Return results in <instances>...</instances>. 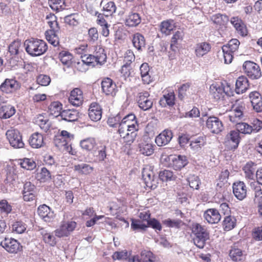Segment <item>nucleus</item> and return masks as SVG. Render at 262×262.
Masks as SVG:
<instances>
[{
  "label": "nucleus",
  "mask_w": 262,
  "mask_h": 262,
  "mask_svg": "<svg viewBox=\"0 0 262 262\" xmlns=\"http://www.w3.org/2000/svg\"><path fill=\"white\" fill-rule=\"evenodd\" d=\"M248 86L247 78L245 76H240L236 81L235 90L237 94H242L246 92Z\"/></svg>",
  "instance_id": "f704fd0d"
},
{
  "label": "nucleus",
  "mask_w": 262,
  "mask_h": 262,
  "mask_svg": "<svg viewBox=\"0 0 262 262\" xmlns=\"http://www.w3.org/2000/svg\"><path fill=\"white\" fill-rule=\"evenodd\" d=\"M169 160L170 166L176 170L181 169L188 163L187 157L184 155H171Z\"/></svg>",
  "instance_id": "f3484780"
},
{
  "label": "nucleus",
  "mask_w": 262,
  "mask_h": 262,
  "mask_svg": "<svg viewBox=\"0 0 262 262\" xmlns=\"http://www.w3.org/2000/svg\"><path fill=\"white\" fill-rule=\"evenodd\" d=\"M36 123L38 125L40 128L45 132H47L50 127L51 123L49 120L45 119L42 115H39L35 119Z\"/></svg>",
  "instance_id": "49530a36"
},
{
  "label": "nucleus",
  "mask_w": 262,
  "mask_h": 262,
  "mask_svg": "<svg viewBox=\"0 0 262 262\" xmlns=\"http://www.w3.org/2000/svg\"><path fill=\"white\" fill-rule=\"evenodd\" d=\"M257 170V164L252 161L247 162L243 167L245 177L249 180H255Z\"/></svg>",
  "instance_id": "412c9836"
},
{
  "label": "nucleus",
  "mask_w": 262,
  "mask_h": 262,
  "mask_svg": "<svg viewBox=\"0 0 262 262\" xmlns=\"http://www.w3.org/2000/svg\"><path fill=\"white\" fill-rule=\"evenodd\" d=\"M50 8L56 12L62 11L65 9V0H48Z\"/></svg>",
  "instance_id": "a18cd8bd"
},
{
  "label": "nucleus",
  "mask_w": 262,
  "mask_h": 262,
  "mask_svg": "<svg viewBox=\"0 0 262 262\" xmlns=\"http://www.w3.org/2000/svg\"><path fill=\"white\" fill-rule=\"evenodd\" d=\"M0 245L7 251L11 253H16L21 249L19 243L11 237H5L0 242Z\"/></svg>",
  "instance_id": "2eb2a0df"
},
{
  "label": "nucleus",
  "mask_w": 262,
  "mask_h": 262,
  "mask_svg": "<svg viewBox=\"0 0 262 262\" xmlns=\"http://www.w3.org/2000/svg\"><path fill=\"white\" fill-rule=\"evenodd\" d=\"M103 10L105 16H110L116 12V6L113 2H110L103 6Z\"/></svg>",
  "instance_id": "680f3d73"
},
{
  "label": "nucleus",
  "mask_w": 262,
  "mask_h": 262,
  "mask_svg": "<svg viewBox=\"0 0 262 262\" xmlns=\"http://www.w3.org/2000/svg\"><path fill=\"white\" fill-rule=\"evenodd\" d=\"M231 89L230 86L227 83V86H223V84L221 85L218 84H212L210 86V91L212 96L214 99L218 100L223 97L224 94H226L228 96H230Z\"/></svg>",
  "instance_id": "a211bd4d"
},
{
  "label": "nucleus",
  "mask_w": 262,
  "mask_h": 262,
  "mask_svg": "<svg viewBox=\"0 0 262 262\" xmlns=\"http://www.w3.org/2000/svg\"><path fill=\"white\" fill-rule=\"evenodd\" d=\"M61 119L68 122H73L77 120L78 113L75 110H67L61 112Z\"/></svg>",
  "instance_id": "4c0bfd02"
},
{
  "label": "nucleus",
  "mask_w": 262,
  "mask_h": 262,
  "mask_svg": "<svg viewBox=\"0 0 262 262\" xmlns=\"http://www.w3.org/2000/svg\"><path fill=\"white\" fill-rule=\"evenodd\" d=\"M6 135L10 145L15 148H23L24 143L22 141L21 136L17 129H9L7 131Z\"/></svg>",
  "instance_id": "f8f14e48"
},
{
  "label": "nucleus",
  "mask_w": 262,
  "mask_h": 262,
  "mask_svg": "<svg viewBox=\"0 0 262 262\" xmlns=\"http://www.w3.org/2000/svg\"><path fill=\"white\" fill-rule=\"evenodd\" d=\"M172 137V131L168 129H165L156 137L155 142L158 146H163L170 142Z\"/></svg>",
  "instance_id": "6ab92c4d"
},
{
  "label": "nucleus",
  "mask_w": 262,
  "mask_h": 262,
  "mask_svg": "<svg viewBox=\"0 0 262 262\" xmlns=\"http://www.w3.org/2000/svg\"><path fill=\"white\" fill-rule=\"evenodd\" d=\"M18 164L23 168L28 170L34 169L36 166V164L33 159L26 158L19 159Z\"/></svg>",
  "instance_id": "37998d69"
},
{
  "label": "nucleus",
  "mask_w": 262,
  "mask_h": 262,
  "mask_svg": "<svg viewBox=\"0 0 262 262\" xmlns=\"http://www.w3.org/2000/svg\"><path fill=\"white\" fill-rule=\"evenodd\" d=\"M96 150H98V155H96L97 159L99 161H103L106 157V146L104 144L97 146Z\"/></svg>",
  "instance_id": "0e129e2a"
},
{
  "label": "nucleus",
  "mask_w": 262,
  "mask_h": 262,
  "mask_svg": "<svg viewBox=\"0 0 262 262\" xmlns=\"http://www.w3.org/2000/svg\"><path fill=\"white\" fill-rule=\"evenodd\" d=\"M236 224V219L231 215L225 217L223 221V227L225 230L229 231L234 228Z\"/></svg>",
  "instance_id": "864d4df0"
},
{
  "label": "nucleus",
  "mask_w": 262,
  "mask_h": 262,
  "mask_svg": "<svg viewBox=\"0 0 262 262\" xmlns=\"http://www.w3.org/2000/svg\"><path fill=\"white\" fill-rule=\"evenodd\" d=\"M141 18L140 14L136 12H130L126 16L125 19V24L126 26L134 27L137 26L140 24Z\"/></svg>",
  "instance_id": "2f4dec72"
},
{
  "label": "nucleus",
  "mask_w": 262,
  "mask_h": 262,
  "mask_svg": "<svg viewBox=\"0 0 262 262\" xmlns=\"http://www.w3.org/2000/svg\"><path fill=\"white\" fill-rule=\"evenodd\" d=\"M20 88L19 83L15 79L6 78L0 85V91L4 94H11Z\"/></svg>",
  "instance_id": "9b49d317"
},
{
  "label": "nucleus",
  "mask_w": 262,
  "mask_h": 262,
  "mask_svg": "<svg viewBox=\"0 0 262 262\" xmlns=\"http://www.w3.org/2000/svg\"><path fill=\"white\" fill-rule=\"evenodd\" d=\"M106 59V55L103 48L97 46L95 47L93 54H89L88 57H82V63L89 66L94 67L96 64H102Z\"/></svg>",
  "instance_id": "39448f33"
},
{
  "label": "nucleus",
  "mask_w": 262,
  "mask_h": 262,
  "mask_svg": "<svg viewBox=\"0 0 262 262\" xmlns=\"http://www.w3.org/2000/svg\"><path fill=\"white\" fill-rule=\"evenodd\" d=\"M62 104L58 101L52 102L48 107V112L50 115L53 117L61 116Z\"/></svg>",
  "instance_id": "a19ab883"
},
{
  "label": "nucleus",
  "mask_w": 262,
  "mask_h": 262,
  "mask_svg": "<svg viewBox=\"0 0 262 262\" xmlns=\"http://www.w3.org/2000/svg\"><path fill=\"white\" fill-rule=\"evenodd\" d=\"M149 96V93L147 91L141 92L138 94L137 101L139 107L141 110L147 111L151 108L153 101Z\"/></svg>",
  "instance_id": "4468645a"
},
{
  "label": "nucleus",
  "mask_w": 262,
  "mask_h": 262,
  "mask_svg": "<svg viewBox=\"0 0 262 262\" xmlns=\"http://www.w3.org/2000/svg\"><path fill=\"white\" fill-rule=\"evenodd\" d=\"M26 52L31 56H39L43 54L48 50L47 43L42 39L31 38L24 42Z\"/></svg>",
  "instance_id": "7ed1b4c3"
},
{
  "label": "nucleus",
  "mask_w": 262,
  "mask_h": 262,
  "mask_svg": "<svg viewBox=\"0 0 262 262\" xmlns=\"http://www.w3.org/2000/svg\"><path fill=\"white\" fill-rule=\"evenodd\" d=\"M230 22L241 36H245L247 35L246 26L241 19L237 17H233L231 18Z\"/></svg>",
  "instance_id": "7c9ffc66"
},
{
  "label": "nucleus",
  "mask_w": 262,
  "mask_h": 262,
  "mask_svg": "<svg viewBox=\"0 0 262 262\" xmlns=\"http://www.w3.org/2000/svg\"><path fill=\"white\" fill-rule=\"evenodd\" d=\"M58 57L63 65L69 67L72 63V55L68 51H63L60 52Z\"/></svg>",
  "instance_id": "8fccbe9b"
},
{
  "label": "nucleus",
  "mask_w": 262,
  "mask_h": 262,
  "mask_svg": "<svg viewBox=\"0 0 262 262\" xmlns=\"http://www.w3.org/2000/svg\"><path fill=\"white\" fill-rule=\"evenodd\" d=\"M184 36L183 32L181 31H177L173 35L171 38L170 48L173 51H176L178 48L177 45L179 41L182 40Z\"/></svg>",
  "instance_id": "09e8293b"
},
{
  "label": "nucleus",
  "mask_w": 262,
  "mask_h": 262,
  "mask_svg": "<svg viewBox=\"0 0 262 262\" xmlns=\"http://www.w3.org/2000/svg\"><path fill=\"white\" fill-rule=\"evenodd\" d=\"M134 47L139 51H142L145 48V39L143 35L139 33L134 34L132 38Z\"/></svg>",
  "instance_id": "473e14b6"
},
{
  "label": "nucleus",
  "mask_w": 262,
  "mask_h": 262,
  "mask_svg": "<svg viewBox=\"0 0 262 262\" xmlns=\"http://www.w3.org/2000/svg\"><path fill=\"white\" fill-rule=\"evenodd\" d=\"M237 131L244 134H250L252 132L251 126L246 123H238L237 124Z\"/></svg>",
  "instance_id": "bf43d9fd"
},
{
  "label": "nucleus",
  "mask_w": 262,
  "mask_h": 262,
  "mask_svg": "<svg viewBox=\"0 0 262 262\" xmlns=\"http://www.w3.org/2000/svg\"><path fill=\"white\" fill-rule=\"evenodd\" d=\"M233 192L235 196L239 200H244L247 195V187L242 181L234 182L233 184Z\"/></svg>",
  "instance_id": "aec40b11"
},
{
  "label": "nucleus",
  "mask_w": 262,
  "mask_h": 262,
  "mask_svg": "<svg viewBox=\"0 0 262 262\" xmlns=\"http://www.w3.org/2000/svg\"><path fill=\"white\" fill-rule=\"evenodd\" d=\"M21 45L20 41L14 40L9 46V52L11 55H16L18 54Z\"/></svg>",
  "instance_id": "052dcab7"
},
{
  "label": "nucleus",
  "mask_w": 262,
  "mask_h": 262,
  "mask_svg": "<svg viewBox=\"0 0 262 262\" xmlns=\"http://www.w3.org/2000/svg\"><path fill=\"white\" fill-rule=\"evenodd\" d=\"M243 68L247 75L252 79H257L261 76V72L259 66L251 61H245Z\"/></svg>",
  "instance_id": "9d476101"
},
{
  "label": "nucleus",
  "mask_w": 262,
  "mask_h": 262,
  "mask_svg": "<svg viewBox=\"0 0 262 262\" xmlns=\"http://www.w3.org/2000/svg\"><path fill=\"white\" fill-rule=\"evenodd\" d=\"M27 226L22 221H15L12 224V231L17 234H21L26 230Z\"/></svg>",
  "instance_id": "4d7b16f0"
},
{
  "label": "nucleus",
  "mask_w": 262,
  "mask_h": 262,
  "mask_svg": "<svg viewBox=\"0 0 262 262\" xmlns=\"http://www.w3.org/2000/svg\"><path fill=\"white\" fill-rule=\"evenodd\" d=\"M89 116L93 121L100 120L102 117V109L101 106L97 103H92L89 109Z\"/></svg>",
  "instance_id": "bb28decb"
},
{
  "label": "nucleus",
  "mask_w": 262,
  "mask_h": 262,
  "mask_svg": "<svg viewBox=\"0 0 262 262\" xmlns=\"http://www.w3.org/2000/svg\"><path fill=\"white\" fill-rule=\"evenodd\" d=\"M121 121V117L120 115H117L115 117H109L107 123L108 125L112 127H118Z\"/></svg>",
  "instance_id": "774afa93"
},
{
  "label": "nucleus",
  "mask_w": 262,
  "mask_h": 262,
  "mask_svg": "<svg viewBox=\"0 0 262 262\" xmlns=\"http://www.w3.org/2000/svg\"><path fill=\"white\" fill-rule=\"evenodd\" d=\"M245 110L244 103L239 100L236 101L232 105L228 117L231 122L237 124L243 117V111Z\"/></svg>",
  "instance_id": "6e6552de"
},
{
  "label": "nucleus",
  "mask_w": 262,
  "mask_h": 262,
  "mask_svg": "<svg viewBox=\"0 0 262 262\" xmlns=\"http://www.w3.org/2000/svg\"><path fill=\"white\" fill-rule=\"evenodd\" d=\"M200 121L202 122H205L206 127L212 134H219L224 129L223 123L217 117L213 116H208L206 113L202 114Z\"/></svg>",
  "instance_id": "423d86ee"
},
{
  "label": "nucleus",
  "mask_w": 262,
  "mask_h": 262,
  "mask_svg": "<svg viewBox=\"0 0 262 262\" xmlns=\"http://www.w3.org/2000/svg\"><path fill=\"white\" fill-rule=\"evenodd\" d=\"M101 88L103 92L106 95L114 96L116 95V85L111 79L109 78L104 79L101 82Z\"/></svg>",
  "instance_id": "5701e85b"
},
{
  "label": "nucleus",
  "mask_w": 262,
  "mask_h": 262,
  "mask_svg": "<svg viewBox=\"0 0 262 262\" xmlns=\"http://www.w3.org/2000/svg\"><path fill=\"white\" fill-rule=\"evenodd\" d=\"M80 145L82 149L87 151L95 150L97 147L96 141L93 138H88L81 140Z\"/></svg>",
  "instance_id": "79ce46f5"
},
{
  "label": "nucleus",
  "mask_w": 262,
  "mask_h": 262,
  "mask_svg": "<svg viewBox=\"0 0 262 262\" xmlns=\"http://www.w3.org/2000/svg\"><path fill=\"white\" fill-rule=\"evenodd\" d=\"M204 217L209 224L217 223L221 219L219 211L215 208L208 209L204 213Z\"/></svg>",
  "instance_id": "4be33fe9"
},
{
  "label": "nucleus",
  "mask_w": 262,
  "mask_h": 262,
  "mask_svg": "<svg viewBox=\"0 0 262 262\" xmlns=\"http://www.w3.org/2000/svg\"><path fill=\"white\" fill-rule=\"evenodd\" d=\"M240 42L237 39H231L228 43L222 47L224 62L226 64L230 63L235 53L237 51Z\"/></svg>",
  "instance_id": "0eeeda50"
},
{
  "label": "nucleus",
  "mask_w": 262,
  "mask_h": 262,
  "mask_svg": "<svg viewBox=\"0 0 262 262\" xmlns=\"http://www.w3.org/2000/svg\"><path fill=\"white\" fill-rule=\"evenodd\" d=\"M188 182L191 188L195 189H199L200 182L198 176L195 175H190L188 178Z\"/></svg>",
  "instance_id": "338daca9"
},
{
  "label": "nucleus",
  "mask_w": 262,
  "mask_h": 262,
  "mask_svg": "<svg viewBox=\"0 0 262 262\" xmlns=\"http://www.w3.org/2000/svg\"><path fill=\"white\" fill-rule=\"evenodd\" d=\"M98 33L96 28H91L88 31V40L91 43H94L98 39Z\"/></svg>",
  "instance_id": "69168bd1"
},
{
  "label": "nucleus",
  "mask_w": 262,
  "mask_h": 262,
  "mask_svg": "<svg viewBox=\"0 0 262 262\" xmlns=\"http://www.w3.org/2000/svg\"><path fill=\"white\" fill-rule=\"evenodd\" d=\"M16 113V109L14 106L10 104L3 105L0 107V117L6 119L10 118Z\"/></svg>",
  "instance_id": "c9c22d12"
},
{
  "label": "nucleus",
  "mask_w": 262,
  "mask_h": 262,
  "mask_svg": "<svg viewBox=\"0 0 262 262\" xmlns=\"http://www.w3.org/2000/svg\"><path fill=\"white\" fill-rule=\"evenodd\" d=\"M229 256L233 261H240L244 258L242 250L236 247L234 245L230 250Z\"/></svg>",
  "instance_id": "de8ad7c7"
},
{
  "label": "nucleus",
  "mask_w": 262,
  "mask_h": 262,
  "mask_svg": "<svg viewBox=\"0 0 262 262\" xmlns=\"http://www.w3.org/2000/svg\"><path fill=\"white\" fill-rule=\"evenodd\" d=\"M174 28L175 25L172 20L163 21L160 25V31L165 35H169Z\"/></svg>",
  "instance_id": "ea45409f"
},
{
  "label": "nucleus",
  "mask_w": 262,
  "mask_h": 262,
  "mask_svg": "<svg viewBox=\"0 0 262 262\" xmlns=\"http://www.w3.org/2000/svg\"><path fill=\"white\" fill-rule=\"evenodd\" d=\"M138 130H127L125 135L123 136L124 142L127 145H131L135 140Z\"/></svg>",
  "instance_id": "603ef678"
},
{
  "label": "nucleus",
  "mask_w": 262,
  "mask_h": 262,
  "mask_svg": "<svg viewBox=\"0 0 262 262\" xmlns=\"http://www.w3.org/2000/svg\"><path fill=\"white\" fill-rule=\"evenodd\" d=\"M130 253L126 250L121 251H116L112 255L113 260H126L128 262H161L156 256L150 251H142L140 255L134 256L129 258Z\"/></svg>",
  "instance_id": "f257e3e1"
},
{
  "label": "nucleus",
  "mask_w": 262,
  "mask_h": 262,
  "mask_svg": "<svg viewBox=\"0 0 262 262\" xmlns=\"http://www.w3.org/2000/svg\"><path fill=\"white\" fill-rule=\"evenodd\" d=\"M121 125H124L127 130H139V124L136 120L135 115L130 114L121 119Z\"/></svg>",
  "instance_id": "b1692460"
},
{
  "label": "nucleus",
  "mask_w": 262,
  "mask_h": 262,
  "mask_svg": "<svg viewBox=\"0 0 262 262\" xmlns=\"http://www.w3.org/2000/svg\"><path fill=\"white\" fill-rule=\"evenodd\" d=\"M249 98L253 109L257 112H262V98L260 94L256 92H252L249 94Z\"/></svg>",
  "instance_id": "c756f323"
},
{
  "label": "nucleus",
  "mask_w": 262,
  "mask_h": 262,
  "mask_svg": "<svg viewBox=\"0 0 262 262\" xmlns=\"http://www.w3.org/2000/svg\"><path fill=\"white\" fill-rule=\"evenodd\" d=\"M46 19L48 20V24L51 29L46 32L45 35L47 40L54 47L59 45V38L57 33L59 31V27L56 21V17L54 14L50 13L46 16Z\"/></svg>",
  "instance_id": "20e7f679"
},
{
  "label": "nucleus",
  "mask_w": 262,
  "mask_h": 262,
  "mask_svg": "<svg viewBox=\"0 0 262 262\" xmlns=\"http://www.w3.org/2000/svg\"><path fill=\"white\" fill-rule=\"evenodd\" d=\"M83 98L82 91L80 89L75 88L71 92L69 101L73 105L78 106L82 104Z\"/></svg>",
  "instance_id": "393cba45"
},
{
  "label": "nucleus",
  "mask_w": 262,
  "mask_h": 262,
  "mask_svg": "<svg viewBox=\"0 0 262 262\" xmlns=\"http://www.w3.org/2000/svg\"><path fill=\"white\" fill-rule=\"evenodd\" d=\"M40 234L42 235L43 241L45 243L48 244L52 247L56 245L57 241L55 237L52 233L48 232L44 229H41Z\"/></svg>",
  "instance_id": "c03bdc74"
},
{
  "label": "nucleus",
  "mask_w": 262,
  "mask_h": 262,
  "mask_svg": "<svg viewBox=\"0 0 262 262\" xmlns=\"http://www.w3.org/2000/svg\"><path fill=\"white\" fill-rule=\"evenodd\" d=\"M192 239L194 245L203 249L209 239V232L204 226L199 223H193L191 227Z\"/></svg>",
  "instance_id": "f03ea898"
},
{
  "label": "nucleus",
  "mask_w": 262,
  "mask_h": 262,
  "mask_svg": "<svg viewBox=\"0 0 262 262\" xmlns=\"http://www.w3.org/2000/svg\"><path fill=\"white\" fill-rule=\"evenodd\" d=\"M159 104L162 107L172 106L175 104V95L173 91L165 92L159 100Z\"/></svg>",
  "instance_id": "cd10ccee"
},
{
  "label": "nucleus",
  "mask_w": 262,
  "mask_h": 262,
  "mask_svg": "<svg viewBox=\"0 0 262 262\" xmlns=\"http://www.w3.org/2000/svg\"><path fill=\"white\" fill-rule=\"evenodd\" d=\"M12 211V206L6 200L0 201V213L2 215H7Z\"/></svg>",
  "instance_id": "13d9d810"
},
{
  "label": "nucleus",
  "mask_w": 262,
  "mask_h": 262,
  "mask_svg": "<svg viewBox=\"0 0 262 262\" xmlns=\"http://www.w3.org/2000/svg\"><path fill=\"white\" fill-rule=\"evenodd\" d=\"M159 178L163 182H167L175 180L176 176L173 174L172 171L165 169L160 171Z\"/></svg>",
  "instance_id": "3c124183"
},
{
  "label": "nucleus",
  "mask_w": 262,
  "mask_h": 262,
  "mask_svg": "<svg viewBox=\"0 0 262 262\" xmlns=\"http://www.w3.org/2000/svg\"><path fill=\"white\" fill-rule=\"evenodd\" d=\"M240 141L241 137L238 131L232 130L226 135L224 144L228 149L234 150L237 148Z\"/></svg>",
  "instance_id": "1a4fd4ad"
},
{
  "label": "nucleus",
  "mask_w": 262,
  "mask_h": 262,
  "mask_svg": "<svg viewBox=\"0 0 262 262\" xmlns=\"http://www.w3.org/2000/svg\"><path fill=\"white\" fill-rule=\"evenodd\" d=\"M30 146L34 148H39L45 144L43 137L42 134L35 133L32 135L29 139Z\"/></svg>",
  "instance_id": "72a5a7b5"
},
{
  "label": "nucleus",
  "mask_w": 262,
  "mask_h": 262,
  "mask_svg": "<svg viewBox=\"0 0 262 262\" xmlns=\"http://www.w3.org/2000/svg\"><path fill=\"white\" fill-rule=\"evenodd\" d=\"M37 212L40 218L46 222H50L54 219V212L52 211L50 208L46 205L39 206Z\"/></svg>",
  "instance_id": "a878e982"
},
{
  "label": "nucleus",
  "mask_w": 262,
  "mask_h": 262,
  "mask_svg": "<svg viewBox=\"0 0 262 262\" xmlns=\"http://www.w3.org/2000/svg\"><path fill=\"white\" fill-rule=\"evenodd\" d=\"M130 227L133 230L142 231H145L148 227V226L141 220L133 219Z\"/></svg>",
  "instance_id": "6e6d98bb"
},
{
  "label": "nucleus",
  "mask_w": 262,
  "mask_h": 262,
  "mask_svg": "<svg viewBox=\"0 0 262 262\" xmlns=\"http://www.w3.org/2000/svg\"><path fill=\"white\" fill-rule=\"evenodd\" d=\"M142 178L147 187L155 189L158 186V179L155 177L153 171L149 168H144L142 171Z\"/></svg>",
  "instance_id": "dca6fc26"
},
{
  "label": "nucleus",
  "mask_w": 262,
  "mask_h": 262,
  "mask_svg": "<svg viewBox=\"0 0 262 262\" xmlns=\"http://www.w3.org/2000/svg\"><path fill=\"white\" fill-rule=\"evenodd\" d=\"M182 222L179 219L171 220L168 219L163 221V223L166 227L169 228H179L181 227Z\"/></svg>",
  "instance_id": "e2e57ef3"
},
{
  "label": "nucleus",
  "mask_w": 262,
  "mask_h": 262,
  "mask_svg": "<svg viewBox=\"0 0 262 262\" xmlns=\"http://www.w3.org/2000/svg\"><path fill=\"white\" fill-rule=\"evenodd\" d=\"M76 226V223L74 221L62 222L59 228L54 231L55 235L60 238L68 236Z\"/></svg>",
  "instance_id": "ddd939ff"
},
{
  "label": "nucleus",
  "mask_w": 262,
  "mask_h": 262,
  "mask_svg": "<svg viewBox=\"0 0 262 262\" xmlns=\"http://www.w3.org/2000/svg\"><path fill=\"white\" fill-rule=\"evenodd\" d=\"M93 167L86 163H81L75 165L74 166V170L81 175H89L93 172Z\"/></svg>",
  "instance_id": "58836bf2"
},
{
  "label": "nucleus",
  "mask_w": 262,
  "mask_h": 262,
  "mask_svg": "<svg viewBox=\"0 0 262 262\" xmlns=\"http://www.w3.org/2000/svg\"><path fill=\"white\" fill-rule=\"evenodd\" d=\"M206 144V138L204 136H200L192 138L190 141V146L195 152L199 151Z\"/></svg>",
  "instance_id": "c85d7f7f"
},
{
  "label": "nucleus",
  "mask_w": 262,
  "mask_h": 262,
  "mask_svg": "<svg viewBox=\"0 0 262 262\" xmlns=\"http://www.w3.org/2000/svg\"><path fill=\"white\" fill-rule=\"evenodd\" d=\"M154 145L151 143H142L140 144V151L143 155L150 156L154 151Z\"/></svg>",
  "instance_id": "5fc2aeb1"
},
{
  "label": "nucleus",
  "mask_w": 262,
  "mask_h": 262,
  "mask_svg": "<svg viewBox=\"0 0 262 262\" xmlns=\"http://www.w3.org/2000/svg\"><path fill=\"white\" fill-rule=\"evenodd\" d=\"M211 49V45L206 42L197 43L195 46V53L197 57H202L207 54Z\"/></svg>",
  "instance_id": "e433bc0d"
}]
</instances>
